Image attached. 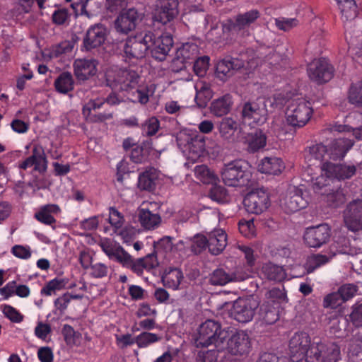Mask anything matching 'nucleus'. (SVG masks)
<instances>
[{"label":"nucleus","instance_id":"f257e3e1","mask_svg":"<svg viewBox=\"0 0 362 362\" xmlns=\"http://www.w3.org/2000/svg\"><path fill=\"white\" fill-rule=\"evenodd\" d=\"M105 80L112 90L132 92L131 100L134 103L145 105L149 100L148 88L139 87L140 76L132 69L110 66L105 71Z\"/></svg>","mask_w":362,"mask_h":362},{"label":"nucleus","instance_id":"f03ea898","mask_svg":"<svg viewBox=\"0 0 362 362\" xmlns=\"http://www.w3.org/2000/svg\"><path fill=\"white\" fill-rule=\"evenodd\" d=\"M228 337V332L222 329L218 322L207 320L200 325L194 344L197 348L204 349L214 345L218 350H223L225 339Z\"/></svg>","mask_w":362,"mask_h":362},{"label":"nucleus","instance_id":"7ed1b4c3","mask_svg":"<svg viewBox=\"0 0 362 362\" xmlns=\"http://www.w3.org/2000/svg\"><path fill=\"white\" fill-rule=\"evenodd\" d=\"M221 177L226 185L244 187L247 185L252 177L250 165L244 160H235L224 165Z\"/></svg>","mask_w":362,"mask_h":362},{"label":"nucleus","instance_id":"20e7f679","mask_svg":"<svg viewBox=\"0 0 362 362\" xmlns=\"http://www.w3.org/2000/svg\"><path fill=\"white\" fill-rule=\"evenodd\" d=\"M286 298L285 293L278 288L269 290L258 310L259 319L268 325H272L279 319V308Z\"/></svg>","mask_w":362,"mask_h":362},{"label":"nucleus","instance_id":"39448f33","mask_svg":"<svg viewBox=\"0 0 362 362\" xmlns=\"http://www.w3.org/2000/svg\"><path fill=\"white\" fill-rule=\"evenodd\" d=\"M153 37V33L141 32L127 38L123 47L125 62H132L143 59L149 50V42Z\"/></svg>","mask_w":362,"mask_h":362},{"label":"nucleus","instance_id":"423d86ee","mask_svg":"<svg viewBox=\"0 0 362 362\" xmlns=\"http://www.w3.org/2000/svg\"><path fill=\"white\" fill-rule=\"evenodd\" d=\"M341 359V349L334 342L319 340L313 341L305 362H337Z\"/></svg>","mask_w":362,"mask_h":362},{"label":"nucleus","instance_id":"0eeeda50","mask_svg":"<svg viewBox=\"0 0 362 362\" xmlns=\"http://www.w3.org/2000/svg\"><path fill=\"white\" fill-rule=\"evenodd\" d=\"M313 110L309 101L298 99L292 101L286 112V122L295 128L304 127L310 119Z\"/></svg>","mask_w":362,"mask_h":362},{"label":"nucleus","instance_id":"6e6552de","mask_svg":"<svg viewBox=\"0 0 362 362\" xmlns=\"http://www.w3.org/2000/svg\"><path fill=\"white\" fill-rule=\"evenodd\" d=\"M307 71L310 80L317 84H322L332 78L334 69L327 59L319 58L308 64Z\"/></svg>","mask_w":362,"mask_h":362},{"label":"nucleus","instance_id":"1a4fd4ad","mask_svg":"<svg viewBox=\"0 0 362 362\" xmlns=\"http://www.w3.org/2000/svg\"><path fill=\"white\" fill-rule=\"evenodd\" d=\"M243 204L248 213L261 214L271 204L269 195L263 189L252 190L245 197Z\"/></svg>","mask_w":362,"mask_h":362},{"label":"nucleus","instance_id":"9d476101","mask_svg":"<svg viewBox=\"0 0 362 362\" xmlns=\"http://www.w3.org/2000/svg\"><path fill=\"white\" fill-rule=\"evenodd\" d=\"M312 343L308 333L305 332L295 333L289 341L291 359L296 362L305 359Z\"/></svg>","mask_w":362,"mask_h":362},{"label":"nucleus","instance_id":"9b49d317","mask_svg":"<svg viewBox=\"0 0 362 362\" xmlns=\"http://www.w3.org/2000/svg\"><path fill=\"white\" fill-rule=\"evenodd\" d=\"M257 308L255 300L240 298L233 303L229 314L231 318L238 322L247 323L252 320Z\"/></svg>","mask_w":362,"mask_h":362},{"label":"nucleus","instance_id":"f8f14e48","mask_svg":"<svg viewBox=\"0 0 362 362\" xmlns=\"http://www.w3.org/2000/svg\"><path fill=\"white\" fill-rule=\"evenodd\" d=\"M331 236V229L323 223L307 228L303 235L304 242L310 247H320L325 244Z\"/></svg>","mask_w":362,"mask_h":362},{"label":"nucleus","instance_id":"ddd939ff","mask_svg":"<svg viewBox=\"0 0 362 362\" xmlns=\"http://www.w3.org/2000/svg\"><path fill=\"white\" fill-rule=\"evenodd\" d=\"M344 221L351 231L362 230V199H357L347 204L344 211Z\"/></svg>","mask_w":362,"mask_h":362},{"label":"nucleus","instance_id":"4468645a","mask_svg":"<svg viewBox=\"0 0 362 362\" xmlns=\"http://www.w3.org/2000/svg\"><path fill=\"white\" fill-rule=\"evenodd\" d=\"M322 177L325 175L329 179L346 180L351 178L356 174V168L354 165L334 164L330 162H325L322 164Z\"/></svg>","mask_w":362,"mask_h":362},{"label":"nucleus","instance_id":"2eb2a0df","mask_svg":"<svg viewBox=\"0 0 362 362\" xmlns=\"http://www.w3.org/2000/svg\"><path fill=\"white\" fill-rule=\"evenodd\" d=\"M267 110L255 102L245 103L241 110L243 122L250 126L260 125L267 119Z\"/></svg>","mask_w":362,"mask_h":362},{"label":"nucleus","instance_id":"dca6fc26","mask_svg":"<svg viewBox=\"0 0 362 362\" xmlns=\"http://www.w3.org/2000/svg\"><path fill=\"white\" fill-rule=\"evenodd\" d=\"M233 355H243L249 353L250 341L247 333L245 331H237L230 338L225 339V347Z\"/></svg>","mask_w":362,"mask_h":362},{"label":"nucleus","instance_id":"f3484780","mask_svg":"<svg viewBox=\"0 0 362 362\" xmlns=\"http://www.w3.org/2000/svg\"><path fill=\"white\" fill-rule=\"evenodd\" d=\"M178 14L177 0H158L153 18L165 25L173 21Z\"/></svg>","mask_w":362,"mask_h":362},{"label":"nucleus","instance_id":"a211bd4d","mask_svg":"<svg viewBox=\"0 0 362 362\" xmlns=\"http://www.w3.org/2000/svg\"><path fill=\"white\" fill-rule=\"evenodd\" d=\"M344 249L338 247L336 243H332L329 248L327 254H313L308 257L305 269L307 273L310 274L322 266L327 264L337 254L344 253Z\"/></svg>","mask_w":362,"mask_h":362},{"label":"nucleus","instance_id":"6ab92c4d","mask_svg":"<svg viewBox=\"0 0 362 362\" xmlns=\"http://www.w3.org/2000/svg\"><path fill=\"white\" fill-rule=\"evenodd\" d=\"M308 204L302 189L298 187L290 189L286 196L281 200V206L287 214L298 211L305 208Z\"/></svg>","mask_w":362,"mask_h":362},{"label":"nucleus","instance_id":"aec40b11","mask_svg":"<svg viewBox=\"0 0 362 362\" xmlns=\"http://www.w3.org/2000/svg\"><path fill=\"white\" fill-rule=\"evenodd\" d=\"M243 66L244 62L242 59L228 57L217 62L215 75L222 81H226Z\"/></svg>","mask_w":362,"mask_h":362},{"label":"nucleus","instance_id":"412c9836","mask_svg":"<svg viewBox=\"0 0 362 362\" xmlns=\"http://www.w3.org/2000/svg\"><path fill=\"white\" fill-rule=\"evenodd\" d=\"M140 18L137 10L132 8L122 12L115 22V28L117 33L127 35L133 30Z\"/></svg>","mask_w":362,"mask_h":362},{"label":"nucleus","instance_id":"4be33fe9","mask_svg":"<svg viewBox=\"0 0 362 362\" xmlns=\"http://www.w3.org/2000/svg\"><path fill=\"white\" fill-rule=\"evenodd\" d=\"M32 148V155L24 160V170L33 167L35 171L42 174L47 168V160L43 148L37 145L25 146V148Z\"/></svg>","mask_w":362,"mask_h":362},{"label":"nucleus","instance_id":"5701e85b","mask_svg":"<svg viewBox=\"0 0 362 362\" xmlns=\"http://www.w3.org/2000/svg\"><path fill=\"white\" fill-rule=\"evenodd\" d=\"M173 45V39L170 35H162L153 39L149 42V49L152 57L159 61L163 60Z\"/></svg>","mask_w":362,"mask_h":362},{"label":"nucleus","instance_id":"b1692460","mask_svg":"<svg viewBox=\"0 0 362 362\" xmlns=\"http://www.w3.org/2000/svg\"><path fill=\"white\" fill-rule=\"evenodd\" d=\"M98 62L93 59H76L73 64L74 73L79 81L88 80L97 73Z\"/></svg>","mask_w":362,"mask_h":362},{"label":"nucleus","instance_id":"393cba45","mask_svg":"<svg viewBox=\"0 0 362 362\" xmlns=\"http://www.w3.org/2000/svg\"><path fill=\"white\" fill-rule=\"evenodd\" d=\"M240 129L239 122L232 117H223L218 124L220 136L228 143H234L236 141L237 132Z\"/></svg>","mask_w":362,"mask_h":362},{"label":"nucleus","instance_id":"a878e982","mask_svg":"<svg viewBox=\"0 0 362 362\" xmlns=\"http://www.w3.org/2000/svg\"><path fill=\"white\" fill-rule=\"evenodd\" d=\"M105 40V28L101 25H95L87 30L83 42V47L86 50H90L102 45Z\"/></svg>","mask_w":362,"mask_h":362},{"label":"nucleus","instance_id":"bb28decb","mask_svg":"<svg viewBox=\"0 0 362 362\" xmlns=\"http://www.w3.org/2000/svg\"><path fill=\"white\" fill-rule=\"evenodd\" d=\"M352 139L339 137L333 140L328 148V156L334 160H341L354 146Z\"/></svg>","mask_w":362,"mask_h":362},{"label":"nucleus","instance_id":"cd10ccee","mask_svg":"<svg viewBox=\"0 0 362 362\" xmlns=\"http://www.w3.org/2000/svg\"><path fill=\"white\" fill-rule=\"evenodd\" d=\"M227 245V235L222 229H215L209 234L208 249L211 254H221Z\"/></svg>","mask_w":362,"mask_h":362},{"label":"nucleus","instance_id":"c85d7f7f","mask_svg":"<svg viewBox=\"0 0 362 362\" xmlns=\"http://www.w3.org/2000/svg\"><path fill=\"white\" fill-rule=\"evenodd\" d=\"M153 206L152 203L143 204L139 209V221L141 225L146 229H153L158 226L161 221L158 214L153 213L150 207Z\"/></svg>","mask_w":362,"mask_h":362},{"label":"nucleus","instance_id":"c756f323","mask_svg":"<svg viewBox=\"0 0 362 362\" xmlns=\"http://www.w3.org/2000/svg\"><path fill=\"white\" fill-rule=\"evenodd\" d=\"M285 168L284 161L278 157H264L258 165V170L262 173L279 175Z\"/></svg>","mask_w":362,"mask_h":362},{"label":"nucleus","instance_id":"7c9ffc66","mask_svg":"<svg viewBox=\"0 0 362 362\" xmlns=\"http://www.w3.org/2000/svg\"><path fill=\"white\" fill-rule=\"evenodd\" d=\"M60 213L61 209L57 204H49L41 206L35 217L40 223L53 226L57 222L54 216Z\"/></svg>","mask_w":362,"mask_h":362},{"label":"nucleus","instance_id":"2f4dec72","mask_svg":"<svg viewBox=\"0 0 362 362\" xmlns=\"http://www.w3.org/2000/svg\"><path fill=\"white\" fill-rule=\"evenodd\" d=\"M158 171L153 167L147 168L138 178V187L141 190L152 192L156 189Z\"/></svg>","mask_w":362,"mask_h":362},{"label":"nucleus","instance_id":"473e14b6","mask_svg":"<svg viewBox=\"0 0 362 362\" xmlns=\"http://www.w3.org/2000/svg\"><path fill=\"white\" fill-rule=\"evenodd\" d=\"M199 54L198 45L194 42H185L176 52L177 60L182 64H192Z\"/></svg>","mask_w":362,"mask_h":362},{"label":"nucleus","instance_id":"72a5a7b5","mask_svg":"<svg viewBox=\"0 0 362 362\" xmlns=\"http://www.w3.org/2000/svg\"><path fill=\"white\" fill-rule=\"evenodd\" d=\"M247 150L255 153L264 148L267 144V136L261 129H256L245 136Z\"/></svg>","mask_w":362,"mask_h":362},{"label":"nucleus","instance_id":"f704fd0d","mask_svg":"<svg viewBox=\"0 0 362 362\" xmlns=\"http://www.w3.org/2000/svg\"><path fill=\"white\" fill-rule=\"evenodd\" d=\"M105 103L104 100L95 99L90 100L88 101L83 108V114L86 117H89L93 122H103L106 119L112 118V115H106L104 113H100L98 115H92V111L100 109Z\"/></svg>","mask_w":362,"mask_h":362},{"label":"nucleus","instance_id":"c9c22d12","mask_svg":"<svg viewBox=\"0 0 362 362\" xmlns=\"http://www.w3.org/2000/svg\"><path fill=\"white\" fill-rule=\"evenodd\" d=\"M248 277L247 274H233L230 276L222 269H216L211 276L210 282L212 285H226L230 281H241Z\"/></svg>","mask_w":362,"mask_h":362},{"label":"nucleus","instance_id":"e433bc0d","mask_svg":"<svg viewBox=\"0 0 362 362\" xmlns=\"http://www.w3.org/2000/svg\"><path fill=\"white\" fill-rule=\"evenodd\" d=\"M232 105V96L230 94H226L214 100L211 104L210 110L215 116L222 117L230 112Z\"/></svg>","mask_w":362,"mask_h":362},{"label":"nucleus","instance_id":"4c0bfd02","mask_svg":"<svg viewBox=\"0 0 362 362\" xmlns=\"http://www.w3.org/2000/svg\"><path fill=\"white\" fill-rule=\"evenodd\" d=\"M183 274L180 269L177 267H170L166 269L162 276V281L165 286L176 290L178 288L182 280Z\"/></svg>","mask_w":362,"mask_h":362},{"label":"nucleus","instance_id":"58836bf2","mask_svg":"<svg viewBox=\"0 0 362 362\" xmlns=\"http://www.w3.org/2000/svg\"><path fill=\"white\" fill-rule=\"evenodd\" d=\"M151 141H144L141 145L135 146L131 151L130 159L135 163H142L148 160L151 151Z\"/></svg>","mask_w":362,"mask_h":362},{"label":"nucleus","instance_id":"ea45409f","mask_svg":"<svg viewBox=\"0 0 362 362\" xmlns=\"http://www.w3.org/2000/svg\"><path fill=\"white\" fill-rule=\"evenodd\" d=\"M57 92L62 94H67L74 90V81L71 73L64 71L60 74L54 83Z\"/></svg>","mask_w":362,"mask_h":362},{"label":"nucleus","instance_id":"a19ab883","mask_svg":"<svg viewBox=\"0 0 362 362\" xmlns=\"http://www.w3.org/2000/svg\"><path fill=\"white\" fill-rule=\"evenodd\" d=\"M341 11L343 21H351L358 14V7L355 0H335Z\"/></svg>","mask_w":362,"mask_h":362},{"label":"nucleus","instance_id":"79ce46f5","mask_svg":"<svg viewBox=\"0 0 362 362\" xmlns=\"http://www.w3.org/2000/svg\"><path fill=\"white\" fill-rule=\"evenodd\" d=\"M260 17V12L257 9H252L243 13H239L235 16L237 24L241 30L242 34H244L245 30L251 24L254 23Z\"/></svg>","mask_w":362,"mask_h":362},{"label":"nucleus","instance_id":"37998d69","mask_svg":"<svg viewBox=\"0 0 362 362\" xmlns=\"http://www.w3.org/2000/svg\"><path fill=\"white\" fill-rule=\"evenodd\" d=\"M62 334L67 346H81L82 334L78 331H76L71 325L68 324L64 325L62 329Z\"/></svg>","mask_w":362,"mask_h":362},{"label":"nucleus","instance_id":"c03bdc74","mask_svg":"<svg viewBox=\"0 0 362 362\" xmlns=\"http://www.w3.org/2000/svg\"><path fill=\"white\" fill-rule=\"evenodd\" d=\"M195 101L199 107H205L213 96V92L207 83L197 84Z\"/></svg>","mask_w":362,"mask_h":362},{"label":"nucleus","instance_id":"a18cd8bd","mask_svg":"<svg viewBox=\"0 0 362 362\" xmlns=\"http://www.w3.org/2000/svg\"><path fill=\"white\" fill-rule=\"evenodd\" d=\"M194 175L204 184L214 185L218 180L216 175L206 165H197L194 168Z\"/></svg>","mask_w":362,"mask_h":362},{"label":"nucleus","instance_id":"49530a36","mask_svg":"<svg viewBox=\"0 0 362 362\" xmlns=\"http://www.w3.org/2000/svg\"><path fill=\"white\" fill-rule=\"evenodd\" d=\"M66 281L62 278L56 277L47 281L40 290V294L43 296H51L57 292L65 288Z\"/></svg>","mask_w":362,"mask_h":362},{"label":"nucleus","instance_id":"de8ad7c7","mask_svg":"<svg viewBox=\"0 0 362 362\" xmlns=\"http://www.w3.org/2000/svg\"><path fill=\"white\" fill-rule=\"evenodd\" d=\"M326 155L328 156L327 147L322 143H320L308 147L306 151L305 158L308 162H312L313 160L322 161Z\"/></svg>","mask_w":362,"mask_h":362},{"label":"nucleus","instance_id":"09e8293b","mask_svg":"<svg viewBox=\"0 0 362 362\" xmlns=\"http://www.w3.org/2000/svg\"><path fill=\"white\" fill-rule=\"evenodd\" d=\"M162 337L148 332H143L136 337V344L140 349L147 348L149 346L160 341Z\"/></svg>","mask_w":362,"mask_h":362},{"label":"nucleus","instance_id":"8fccbe9b","mask_svg":"<svg viewBox=\"0 0 362 362\" xmlns=\"http://www.w3.org/2000/svg\"><path fill=\"white\" fill-rule=\"evenodd\" d=\"M267 278L272 281H281L286 278V272L284 268L273 264H266L263 267Z\"/></svg>","mask_w":362,"mask_h":362},{"label":"nucleus","instance_id":"3c124183","mask_svg":"<svg viewBox=\"0 0 362 362\" xmlns=\"http://www.w3.org/2000/svg\"><path fill=\"white\" fill-rule=\"evenodd\" d=\"M141 134L144 136H154L160 129V122L154 116L148 117L141 124Z\"/></svg>","mask_w":362,"mask_h":362},{"label":"nucleus","instance_id":"603ef678","mask_svg":"<svg viewBox=\"0 0 362 362\" xmlns=\"http://www.w3.org/2000/svg\"><path fill=\"white\" fill-rule=\"evenodd\" d=\"M349 102L357 107H362V82L352 83L349 90Z\"/></svg>","mask_w":362,"mask_h":362},{"label":"nucleus","instance_id":"864d4df0","mask_svg":"<svg viewBox=\"0 0 362 362\" xmlns=\"http://www.w3.org/2000/svg\"><path fill=\"white\" fill-rule=\"evenodd\" d=\"M73 49V45L69 41H63L57 45H53L48 50V57L50 59L58 58L63 54L71 52Z\"/></svg>","mask_w":362,"mask_h":362},{"label":"nucleus","instance_id":"5fc2aeb1","mask_svg":"<svg viewBox=\"0 0 362 362\" xmlns=\"http://www.w3.org/2000/svg\"><path fill=\"white\" fill-rule=\"evenodd\" d=\"M210 58L208 56L198 57L192 63L195 74L199 77H204L209 66Z\"/></svg>","mask_w":362,"mask_h":362},{"label":"nucleus","instance_id":"6e6d98bb","mask_svg":"<svg viewBox=\"0 0 362 362\" xmlns=\"http://www.w3.org/2000/svg\"><path fill=\"white\" fill-rule=\"evenodd\" d=\"M240 233L245 238H252L256 235V228L253 219H242L238 223Z\"/></svg>","mask_w":362,"mask_h":362},{"label":"nucleus","instance_id":"4d7b16f0","mask_svg":"<svg viewBox=\"0 0 362 362\" xmlns=\"http://www.w3.org/2000/svg\"><path fill=\"white\" fill-rule=\"evenodd\" d=\"M327 204L330 207L337 208L346 201V196L341 189L329 193L326 197Z\"/></svg>","mask_w":362,"mask_h":362},{"label":"nucleus","instance_id":"13d9d810","mask_svg":"<svg viewBox=\"0 0 362 362\" xmlns=\"http://www.w3.org/2000/svg\"><path fill=\"white\" fill-rule=\"evenodd\" d=\"M190 152L194 153L197 157H199L205 151L204 137L196 135L191 138V142L189 144Z\"/></svg>","mask_w":362,"mask_h":362},{"label":"nucleus","instance_id":"bf43d9fd","mask_svg":"<svg viewBox=\"0 0 362 362\" xmlns=\"http://www.w3.org/2000/svg\"><path fill=\"white\" fill-rule=\"evenodd\" d=\"M343 303V298L338 291L332 292L325 296L323 299V307L325 308L335 309L340 306Z\"/></svg>","mask_w":362,"mask_h":362},{"label":"nucleus","instance_id":"052dcab7","mask_svg":"<svg viewBox=\"0 0 362 362\" xmlns=\"http://www.w3.org/2000/svg\"><path fill=\"white\" fill-rule=\"evenodd\" d=\"M299 23V21L296 18H284L279 17L275 19V25L278 29L284 32L289 31L292 28L296 27Z\"/></svg>","mask_w":362,"mask_h":362},{"label":"nucleus","instance_id":"680f3d73","mask_svg":"<svg viewBox=\"0 0 362 362\" xmlns=\"http://www.w3.org/2000/svg\"><path fill=\"white\" fill-rule=\"evenodd\" d=\"M14 293L20 297H23V286H17L15 281H11L4 287L0 288V294L4 298H8Z\"/></svg>","mask_w":362,"mask_h":362},{"label":"nucleus","instance_id":"e2e57ef3","mask_svg":"<svg viewBox=\"0 0 362 362\" xmlns=\"http://www.w3.org/2000/svg\"><path fill=\"white\" fill-rule=\"evenodd\" d=\"M110 254L113 255L112 258H115L117 262L122 264L123 267H129L132 257L124 250L123 247L119 246L115 249L113 252H111Z\"/></svg>","mask_w":362,"mask_h":362},{"label":"nucleus","instance_id":"0e129e2a","mask_svg":"<svg viewBox=\"0 0 362 362\" xmlns=\"http://www.w3.org/2000/svg\"><path fill=\"white\" fill-rule=\"evenodd\" d=\"M206 247H208V238L203 235H195L191 245L192 252L198 255L205 250Z\"/></svg>","mask_w":362,"mask_h":362},{"label":"nucleus","instance_id":"69168bd1","mask_svg":"<svg viewBox=\"0 0 362 362\" xmlns=\"http://www.w3.org/2000/svg\"><path fill=\"white\" fill-rule=\"evenodd\" d=\"M210 198L218 203L226 202L227 199V192L224 187L220 185H214L209 191Z\"/></svg>","mask_w":362,"mask_h":362},{"label":"nucleus","instance_id":"338daca9","mask_svg":"<svg viewBox=\"0 0 362 362\" xmlns=\"http://www.w3.org/2000/svg\"><path fill=\"white\" fill-rule=\"evenodd\" d=\"M221 350L216 349H202L198 352L197 356V362H216L217 360V352Z\"/></svg>","mask_w":362,"mask_h":362},{"label":"nucleus","instance_id":"774afa93","mask_svg":"<svg viewBox=\"0 0 362 362\" xmlns=\"http://www.w3.org/2000/svg\"><path fill=\"white\" fill-rule=\"evenodd\" d=\"M350 320L355 327H362V303H356L353 305Z\"/></svg>","mask_w":362,"mask_h":362}]
</instances>
